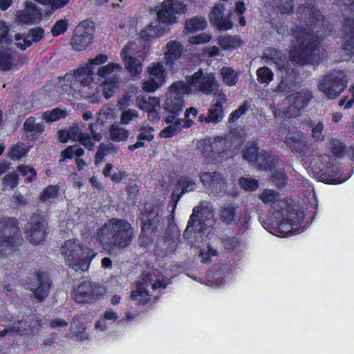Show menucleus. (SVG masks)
<instances>
[{"mask_svg":"<svg viewBox=\"0 0 354 354\" xmlns=\"http://www.w3.org/2000/svg\"><path fill=\"white\" fill-rule=\"evenodd\" d=\"M121 71L122 66L119 64L113 62H110L97 69V75L100 77V84L97 86L96 90L102 88L105 98L111 97L119 87Z\"/></svg>","mask_w":354,"mask_h":354,"instance_id":"obj_9","label":"nucleus"},{"mask_svg":"<svg viewBox=\"0 0 354 354\" xmlns=\"http://www.w3.org/2000/svg\"><path fill=\"white\" fill-rule=\"evenodd\" d=\"M201 180L211 194H220L227 189L226 181L219 172H204L201 175Z\"/></svg>","mask_w":354,"mask_h":354,"instance_id":"obj_23","label":"nucleus"},{"mask_svg":"<svg viewBox=\"0 0 354 354\" xmlns=\"http://www.w3.org/2000/svg\"><path fill=\"white\" fill-rule=\"evenodd\" d=\"M348 80L344 71L326 74L320 81L319 90L330 99L337 97L347 86Z\"/></svg>","mask_w":354,"mask_h":354,"instance_id":"obj_15","label":"nucleus"},{"mask_svg":"<svg viewBox=\"0 0 354 354\" xmlns=\"http://www.w3.org/2000/svg\"><path fill=\"white\" fill-rule=\"evenodd\" d=\"M243 158L252 164H255L260 169H271V163L274 162V156L270 155L266 151H259L257 145L253 143L250 147H246L243 152Z\"/></svg>","mask_w":354,"mask_h":354,"instance_id":"obj_20","label":"nucleus"},{"mask_svg":"<svg viewBox=\"0 0 354 354\" xmlns=\"http://www.w3.org/2000/svg\"><path fill=\"white\" fill-rule=\"evenodd\" d=\"M165 59L167 64H172V62L178 59L181 55V45L179 42L176 41H170L167 43L166 46Z\"/></svg>","mask_w":354,"mask_h":354,"instance_id":"obj_34","label":"nucleus"},{"mask_svg":"<svg viewBox=\"0 0 354 354\" xmlns=\"http://www.w3.org/2000/svg\"><path fill=\"white\" fill-rule=\"evenodd\" d=\"M218 42L221 47L225 50L234 49L240 46L239 41L231 36L220 37Z\"/></svg>","mask_w":354,"mask_h":354,"instance_id":"obj_46","label":"nucleus"},{"mask_svg":"<svg viewBox=\"0 0 354 354\" xmlns=\"http://www.w3.org/2000/svg\"><path fill=\"white\" fill-rule=\"evenodd\" d=\"M151 285L153 290L165 288V284L154 274L145 273L131 294V299L141 304H145L150 300L147 287Z\"/></svg>","mask_w":354,"mask_h":354,"instance_id":"obj_16","label":"nucleus"},{"mask_svg":"<svg viewBox=\"0 0 354 354\" xmlns=\"http://www.w3.org/2000/svg\"><path fill=\"white\" fill-rule=\"evenodd\" d=\"M187 86L192 91H199L209 95L215 93L219 87V82L213 73L203 72L199 70L192 75L186 77Z\"/></svg>","mask_w":354,"mask_h":354,"instance_id":"obj_10","label":"nucleus"},{"mask_svg":"<svg viewBox=\"0 0 354 354\" xmlns=\"http://www.w3.org/2000/svg\"><path fill=\"white\" fill-rule=\"evenodd\" d=\"M278 159L275 157H274L273 163H271L270 161H268V162L272 165V170H268L272 172L273 180H274L276 183L278 185H282L284 184L286 178L283 172H282L281 171L277 170L275 169V165Z\"/></svg>","mask_w":354,"mask_h":354,"instance_id":"obj_49","label":"nucleus"},{"mask_svg":"<svg viewBox=\"0 0 354 354\" xmlns=\"http://www.w3.org/2000/svg\"><path fill=\"white\" fill-rule=\"evenodd\" d=\"M71 333L82 342H89L91 338L86 332V328L80 324V318L74 317L71 324Z\"/></svg>","mask_w":354,"mask_h":354,"instance_id":"obj_36","label":"nucleus"},{"mask_svg":"<svg viewBox=\"0 0 354 354\" xmlns=\"http://www.w3.org/2000/svg\"><path fill=\"white\" fill-rule=\"evenodd\" d=\"M108 61L107 55L99 54L95 58L88 59L84 67L77 69L71 80L72 87L82 93L85 98H91L92 102L100 101V97L96 95L93 89V72L90 68L91 65H101Z\"/></svg>","mask_w":354,"mask_h":354,"instance_id":"obj_6","label":"nucleus"},{"mask_svg":"<svg viewBox=\"0 0 354 354\" xmlns=\"http://www.w3.org/2000/svg\"><path fill=\"white\" fill-rule=\"evenodd\" d=\"M197 114V109L194 107L187 109L185 113V118L183 119V128L191 127L194 124V119L196 117Z\"/></svg>","mask_w":354,"mask_h":354,"instance_id":"obj_51","label":"nucleus"},{"mask_svg":"<svg viewBox=\"0 0 354 354\" xmlns=\"http://www.w3.org/2000/svg\"><path fill=\"white\" fill-rule=\"evenodd\" d=\"M218 29L227 30L232 27V21L227 18L222 16L217 21L214 23Z\"/></svg>","mask_w":354,"mask_h":354,"instance_id":"obj_64","label":"nucleus"},{"mask_svg":"<svg viewBox=\"0 0 354 354\" xmlns=\"http://www.w3.org/2000/svg\"><path fill=\"white\" fill-rule=\"evenodd\" d=\"M73 299L78 303H84L92 299L91 282L84 281L79 284L73 290Z\"/></svg>","mask_w":354,"mask_h":354,"instance_id":"obj_30","label":"nucleus"},{"mask_svg":"<svg viewBox=\"0 0 354 354\" xmlns=\"http://www.w3.org/2000/svg\"><path fill=\"white\" fill-rule=\"evenodd\" d=\"M211 39V36L206 33H201L197 36L191 37L189 39V41L194 44H201L208 42Z\"/></svg>","mask_w":354,"mask_h":354,"instance_id":"obj_62","label":"nucleus"},{"mask_svg":"<svg viewBox=\"0 0 354 354\" xmlns=\"http://www.w3.org/2000/svg\"><path fill=\"white\" fill-rule=\"evenodd\" d=\"M129 136V131L119 124H113L110 128V138L115 142L126 140Z\"/></svg>","mask_w":354,"mask_h":354,"instance_id":"obj_37","label":"nucleus"},{"mask_svg":"<svg viewBox=\"0 0 354 354\" xmlns=\"http://www.w3.org/2000/svg\"><path fill=\"white\" fill-rule=\"evenodd\" d=\"M44 37V30L41 28H35L29 30L28 36L24 37L20 33L15 35V45L17 48L25 50L30 46L32 42L40 41Z\"/></svg>","mask_w":354,"mask_h":354,"instance_id":"obj_26","label":"nucleus"},{"mask_svg":"<svg viewBox=\"0 0 354 354\" xmlns=\"http://www.w3.org/2000/svg\"><path fill=\"white\" fill-rule=\"evenodd\" d=\"M279 194L271 189H266L259 195L265 204H273V212L270 218L263 222V227L270 233L280 237L299 234L297 227L304 218L302 212H297L286 201L279 200Z\"/></svg>","mask_w":354,"mask_h":354,"instance_id":"obj_2","label":"nucleus"},{"mask_svg":"<svg viewBox=\"0 0 354 354\" xmlns=\"http://www.w3.org/2000/svg\"><path fill=\"white\" fill-rule=\"evenodd\" d=\"M41 12L39 8L32 1H27L26 8L17 13V19L25 24H34L41 19Z\"/></svg>","mask_w":354,"mask_h":354,"instance_id":"obj_25","label":"nucleus"},{"mask_svg":"<svg viewBox=\"0 0 354 354\" xmlns=\"http://www.w3.org/2000/svg\"><path fill=\"white\" fill-rule=\"evenodd\" d=\"M305 15L309 16L308 30L297 26L292 29L295 38L290 50V58L299 64H305L315 60L319 51V40L322 39L321 29L324 26V16L315 8H308Z\"/></svg>","mask_w":354,"mask_h":354,"instance_id":"obj_1","label":"nucleus"},{"mask_svg":"<svg viewBox=\"0 0 354 354\" xmlns=\"http://www.w3.org/2000/svg\"><path fill=\"white\" fill-rule=\"evenodd\" d=\"M178 185L183 189V192H188L194 191L196 188L197 184L192 178L184 176L179 179Z\"/></svg>","mask_w":354,"mask_h":354,"instance_id":"obj_47","label":"nucleus"},{"mask_svg":"<svg viewBox=\"0 0 354 354\" xmlns=\"http://www.w3.org/2000/svg\"><path fill=\"white\" fill-rule=\"evenodd\" d=\"M220 218L226 224H232L235 222L236 213L234 207L227 205L223 207L220 213Z\"/></svg>","mask_w":354,"mask_h":354,"instance_id":"obj_41","label":"nucleus"},{"mask_svg":"<svg viewBox=\"0 0 354 354\" xmlns=\"http://www.w3.org/2000/svg\"><path fill=\"white\" fill-rule=\"evenodd\" d=\"M50 286V281L46 274L37 272L30 289L34 293L35 297L37 300L41 301L48 296Z\"/></svg>","mask_w":354,"mask_h":354,"instance_id":"obj_24","label":"nucleus"},{"mask_svg":"<svg viewBox=\"0 0 354 354\" xmlns=\"http://www.w3.org/2000/svg\"><path fill=\"white\" fill-rule=\"evenodd\" d=\"M224 115L223 104H221V102H216L211 104L208 110L207 115L201 114L198 117V120L202 124L212 123L213 124H216L221 122Z\"/></svg>","mask_w":354,"mask_h":354,"instance_id":"obj_27","label":"nucleus"},{"mask_svg":"<svg viewBox=\"0 0 354 354\" xmlns=\"http://www.w3.org/2000/svg\"><path fill=\"white\" fill-rule=\"evenodd\" d=\"M67 29L66 22L64 20H59L56 22L51 29L52 34L54 36H57L64 33Z\"/></svg>","mask_w":354,"mask_h":354,"instance_id":"obj_63","label":"nucleus"},{"mask_svg":"<svg viewBox=\"0 0 354 354\" xmlns=\"http://www.w3.org/2000/svg\"><path fill=\"white\" fill-rule=\"evenodd\" d=\"M257 75L259 82L268 84L273 80L274 73L268 67H261L257 71Z\"/></svg>","mask_w":354,"mask_h":354,"instance_id":"obj_43","label":"nucleus"},{"mask_svg":"<svg viewBox=\"0 0 354 354\" xmlns=\"http://www.w3.org/2000/svg\"><path fill=\"white\" fill-rule=\"evenodd\" d=\"M19 227L17 221L15 218L0 219V254H4L3 248L6 250H12L16 239L18 238Z\"/></svg>","mask_w":354,"mask_h":354,"instance_id":"obj_17","label":"nucleus"},{"mask_svg":"<svg viewBox=\"0 0 354 354\" xmlns=\"http://www.w3.org/2000/svg\"><path fill=\"white\" fill-rule=\"evenodd\" d=\"M3 184L10 188H13L18 185V176L15 174L6 175L3 179Z\"/></svg>","mask_w":354,"mask_h":354,"instance_id":"obj_59","label":"nucleus"},{"mask_svg":"<svg viewBox=\"0 0 354 354\" xmlns=\"http://www.w3.org/2000/svg\"><path fill=\"white\" fill-rule=\"evenodd\" d=\"M107 293L108 291L104 286H97L95 283H91L92 299H100L103 298Z\"/></svg>","mask_w":354,"mask_h":354,"instance_id":"obj_55","label":"nucleus"},{"mask_svg":"<svg viewBox=\"0 0 354 354\" xmlns=\"http://www.w3.org/2000/svg\"><path fill=\"white\" fill-rule=\"evenodd\" d=\"M12 41L8 35V28L3 21H0V43L1 44H7Z\"/></svg>","mask_w":354,"mask_h":354,"instance_id":"obj_57","label":"nucleus"},{"mask_svg":"<svg viewBox=\"0 0 354 354\" xmlns=\"http://www.w3.org/2000/svg\"><path fill=\"white\" fill-rule=\"evenodd\" d=\"M217 250L211 247L208 243L207 248L200 250L199 258L202 263H209L211 262V258L217 256Z\"/></svg>","mask_w":354,"mask_h":354,"instance_id":"obj_45","label":"nucleus"},{"mask_svg":"<svg viewBox=\"0 0 354 354\" xmlns=\"http://www.w3.org/2000/svg\"><path fill=\"white\" fill-rule=\"evenodd\" d=\"M84 153V149L79 145H73L67 147L62 153V156L64 158H73L75 156L80 157Z\"/></svg>","mask_w":354,"mask_h":354,"instance_id":"obj_50","label":"nucleus"},{"mask_svg":"<svg viewBox=\"0 0 354 354\" xmlns=\"http://www.w3.org/2000/svg\"><path fill=\"white\" fill-rule=\"evenodd\" d=\"M39 118L37 114L35 116L28 117L23 124V131L26 133H30L31 136H39L46 132L45 124L43 122H37Z\"/></svg>","mask_w":354,"mask_h":354,"instance_id":"obj_29","label":"nucleus"},{"mask_svg":"<svg viewBox=\"0 0 354 354\" xmlns=\"http://www.w3.org/2000/svg\"><path fill=\"white\" fill-rule=\"evenodd\" d=\"M214 214L207 207H196L189 218L184 237L192 245H196L209 236L212 231Z\"/></svg>","mask_w":354,"mask_h":354,"instance_id":"obj_5","label":"nucleus"},{"mask_svg":"<svg viewBox=\"0 0 354 354\" xmlns=\"http://www.w3.org/2000/svg\"><path fill=\"white\" fill-rule=\"evenodd\" d=\"M312 97V93L306 89L293 93L286 98L289 105L282 110L276 109L274 115L277 118H297L300 115L301 111L308 106Z\"/></svg>","mask_w":354,"mask_h":354,"instance_id":"obj_12","label":"nucleus"},{"mask_svg":"<svg viewBox=\"0 0 354 354\" xmlns=\"http://www.w3.org/2000/svg\"><path fill=\"white\" fill-rule=\"evenodd\" d=\"M162 216V212L158 206L146 209L142 213V230L139 237L141 244L147 245L152 241V236L155 235L160 225Z\"/></svg>","mask_w":354,"mask_h":354,"instance_id":"obj_13","label":"nucleus"},{"mask_svg":"<svg viewBox=\"0 0 354 354\" xmlns=\"http://www.w3.org/2000/svg\"><path fill=\"white\" fill-rule=\"evenodd\" d=\"M165 121L168 126L160 132L161 138H168L173 137L179 133L183 129V119L174 118V115H167Z\"/></svg>","mask_w":354,"mask_h":354,"instance_id":"obj_28","label":"nucleus"},{"mask_svg":"<svg viewBox=\"0 0 354 354\" xmlns=\"http://www.w3.org/2000/svg\"><path fill=\"white\" fill-rule=\"evenodd\" d=\"M66 115L65 112L60 109H54L51 111H46L41 113H37V116L42 120L46 122H55L60 118H64Z\"/></svg>","mask_w":354,"mask_h":354,"instance_id":"obj_40","label":"nucleus"},{"mask_svg":"<svg viewBox=\"0 0 354 354\" xmlns=\"http://www.w3.org/2000/svg\"><path fill=\"white\" fill-rule=\"evenodd\" d=\"M61 252L66 264L77 272L87 270L95 256L91 249L85 247L77 239L66 240L61 247Z\"/></svg>","mask_w":354,"mask_h":354,"instance_id":"obj_7","label":"nucleus"},{"mask_svg":"<svg viewBox=\"0 0 354 354\" xmlns=\"http://www.w3.org/2000/svg\"><path fill=\"white\" fill-rule=\"evenodd\" d=\"M117 118V111L115 108L106 106L101 109L98 113V121L100 122L91 123L89 129L94 141H100L102 138L101 125L104 123L111 122Z\"/></svg>","mask_w":354,"mask_h":354,"instance_id":"obj_22","label":"nucleus"},{"mask_svg":"<svg viewBox=\"0 0 354 354\" xmlns=\"http://www.w3.org/2000/svg\"><path fill=\"white\" fill-rule=\"evenodd\" d=\"M42 5H50L53 8L57 9L65 6L69 0H35Z\"/></svg>","mask_w":354,"mask_h":354,"instance_id":"obj_58","label":"nucleus"},{"mask_svg":"<svg viewBox=\"0 0 354 354\" xmlns=\"http://www.w3.org/2000/svg\"><path fill=\"white\" fill-rule=\"evenodd\" d=\"M18 170L26 177V183L32 182L36 178V171L32 167H30L26 165H19L18 167Z\"/></svg>","mask_w":354,"mask_h":354,"instance_id":"obj_53","label":"nucleus"},{"mask_svg":"<svg viewBox=\"0 0 354 354\" xmlns=\"http://www.w3.org/2000/svg\"><path fill=\"white\" fill-rule=\"evenodd\" d=\"M26 152L27 151L23 145H16L10 149L9 156L12 159H19L25 156Z\"/></svg>","mask_w":354,"mask_h":354,"instance_id":"obj_56","label":"nucleus"},{"mask_svg":"<svg viewBox=\"0 0 354 354\" xmlns=\"http://www.w3.org/2000/svg\"><path fill=\"white\" fill-rule=\"evenodd\" d=\"M148 80L145 81L142 88L147 92H153L166 82L167 71L165 65L153 62L147 67Z\"/></svg>","mask_w":354,"mask_h":354,"instance_id":"obj_19","label":"nucleus"},{"mask_svg":"<svg viewBox=\"0 0 354 354\" xmlns=\"http://www.w3.org/2000/svg\"><path fill=\"white\" fill-rule=\"evenodd\" d=\"M134 237L132 225L127 221L113 218L106 222L98 232L102 242L113 248L124 249L129 247Z\"/></svg>","mask_w":354,"mask_h":354,"instance_id":"obj_4","label":"nucleus"},{"mask_svg":"<svg viewBox=\"0 0 354 354\" xmlns=\"http://www.w3.org/2000/svg\"><path fill=\"white\" fill-rule=\"evenodd\" d=\"M149 53L148 43L139 38L129 42L121 52V57L131 76L138 78L142 71V62Z\"/></svg>","mask_w":354,"mask_h":354,"instance_id":"obj_8","label":"nucleus"},{"mask_svg":"<svg viewBox=\"0 0 354 354\" xmlns=\"http://www.w3.org/2000/svg\"><path fill=\"white\" fill-rule=\"evenodd\" d=\"M263 59L264 62L267 64H270L271 62H273L279 67V69H282L284 67V55L274 48H268L266 50Z\"/></svg>","mask_w":354,"mask_h":354,"instance_id":"obj_33","label":"nucleus"},{"mask_svg":"<svg viewBox=\"0 0 354 354\" xmlns=\"http://www.w3.org/2000/svg\"><path fill=\"white\" fill-rule=\"evenodd\" d=\"M93 28L88 21H83L76 27L71 44L75 50L81 51L93 42Z\"/></svg>","mask_w":354,"mask_h":354,"instance_id":"obj_21","label":"nucleus"},{"mask_svg":"<svg viewBox=\"0 0 354 354\" xmlns=\"http://www.w3.org/2000/svg\"><path fill=\"white\" fill-rule=\"evenodd\" d=\"M206 26L207 22L202 17H195L185 22V28L189 32L203 30Z\"/></svg>","mask_w":354,"mask_h":354,"instance_id":"obj_38","label":"nucleus"},{"mask_svg":"<svg viewBox=\"0 0 354 354\" xmlns=\"http://www.w3.org/2000/svg\"><path fill=\"white\" fill-rule=\"evenodd\" d=\"M135 104L140 109L147 113L158 108L160 106V100L158 97L138 96L135 100Z\"/></svg>","mask_w":354,"mask_h":354,"instance_id":"obj_32","label":"nucleus"},{"mask_svg":"<svg viewBox=\"0 0 354 354\" xmlns=\"http://www.w3.org/2000/svg\"><path fill=\"white\" fill-rule=\"evenodd\" d=\"M239 183L243 189L247 191H254L258 187V181L250 177H242Z\"/></svg>","mask_w":354,"mask_h":354,"instance_id":"obj_52","label":"nucleus"},{"mask_svg":"<svg viewBox=\"0 0 354 354\" xmlns=\"http://www.w3.org/2000/svg\"><path fill=\"white\" fill-rule=\"evenodd\" d=\"M47 224L44 215L35 214L26 227V234L29 241L33 244H39L44 241Z\"/></svg>","mask_w":354,"mask_h":354,"instance_id":"obj_18","label":"nucleus"},{"mask_svg":"<svg viewBox=\"0 0 354 354\" xmlns=\"http://www.w3.org/2000/svg\"><path fill=\"white\" fill-rule=\"evenodd\" d=\"M26 323L28 325V334L36 333L41 328L40 320L35 315H30L26 317Z\"/></svg>","mask_w":354,"mask_h":354,"instance_id":"obj_48","label":"nucleus"},{"mask_svg":"<svg viewBox=\"0 0 354 354\" xmlns=\"http://www.w3.org/2000/svg\"><path fill=\"white\" fill-rule=\"evenodd\" d=\"M58 188L54 185L48 186L41 194L40 199L42 202L52 203L57 196Z\"/></svg>","mask_w":354,"mask_h":354,"instance_id":"obj_44","label":"nucleus"},{"mask_svg":"<svg viewBox=\"0 0 354 354\" xmlns=\"http://www.w3.org/2000/svg\"><path fill=\"white\" fill-rule=\"evenodd\" d=\"M139 112L133 108L124 109L121 113L120 123L127 125L139 118Z\"/></svg>","mask_w":354,"mask_h":354,"instance_id":"obj_42","label":"nucleus"},{"mask_svg":"<svg viewBox=\"0 0 354 354\" xmlns=\"http://www.w3.org/2000/svg\"><path fill=\"white\" fill-rule=\"evenodd\" d=\"M189 93V88L183 81L175 82L169 87L164 104V109L168 113V115L177 118L185 108L182 97Z\"/></svg>","mask_w":354,"mask_h":354,"instance_id":"obj_11","label":"nucleus"},{"mask_svg":"<svg viewBox=\"0 0 354 354\" xmlns=\"http://www.w3.org/2000/svg\"><path fill=\"white\" fill-rule=\"evenodd\" d=\"M249 106L247 104H244L240 106L238 109L232 112L229 118V122L234 123L236 122L243 114H244Z\"/></svg>","mask_w":354,"mask_h":354,"instance_id":"obj_61","label":"nucleus"},{"mask_svg":"<svg viewBox=\"0 0 354 354\" xmlns=\"http://www.w3.org/2000/svg\"><path fill=\"white\" fill-rule=\"evenodd\" d=\"M186 7L179 0H164L157 13V19L152 21L140 32V38L147 41L162 36L176 22L177 14L185 13Z\"/></svg>","mask_w":354,"mask_h":354,"instance_id":"obj_3","label":"nucleus"},{"mask_svg":"<svg viewBox=\"0 0 354 354\" xmlns=\"http://www.w3.org/2000/svg\"><path fill=\"white\" fill-rule=\"evenodd\" d=\"M272 3L282 13H289L293 7L292 0H273Z\"/></svg>","mask_w":354,"mask_h":354,"instance_id":"obj_54","label":"nucleus"},{"mask_svg":"<svg viewBox=\"0 0 354 354\" xmlns=\"http://www.w3.org/2000/svg\"><path fill=\"white\" fill-rule=\"evenodd\" d=\"M221 73L223 82L225 84L228 86L236 84L238 79V73L233 68L230 67H223L221 70Z\"/></svg>","mask_w":354,"mask_h":354,"instance_id":"obj_39","label":"nucleus"},{"mask_svg":"<svg viewBox=\"0 0 354 354\" xmlns=\"http://www.w3.org/2000/svg\"><path fill=\"white\" fill-rule=\"evenodd\" d=\"M12 66V57L7 53L0 55V68L7 71L11 68Z\"/></svg>","mask_w":354,"mask_h":354,"instance_id":"obj_60","label":"nucleus"},{"mask_svg":"<svg viewBox=\"0 0 354 354\" xmlns=\"http://www.w3.org/2000/svg\"><path fill=\"white\" fill-rule=\"evenodd\" d=\"M5 326L8 327L10 333L13 332L18 335L28 334V330L27 328L28 325L27 323H26V317L21 319H16L12 317L10 320H8Z\"/></svg>","mask_w":354,"mask_h":354,"instance_id":"obj_35","label":"nucleus"},{"mask_svg":"<svg viewBox=\"0 0 354 354\" xmlns=\"http://www.w3.org/2000/svg\"><path fill=\"white\" fill-rule=\"evenodd\" d=\"M345 5L346 15L342 35V50L347 55H354V1L338 0Z\"/></svg>","mask_w":354,"mask_h":354,"instance_id":"obj_14","label":"nucleus"},{"mask_svg":"<svg viewBox=\"0 0 354 354\" xmlns=\"http://www.w3.org/2000/svg\"><path fill=\"white\" fill-rule=\"evenodd\" d=\"M140 133L137 136V142L129 146L131 151L144 147V141H151L153 138V128L147 124H143L140 128Z\"/></svg>","mask_w":354,"mask_h":354,"instance_id":"obj_31","label":"nucleus"}]
</instances>
